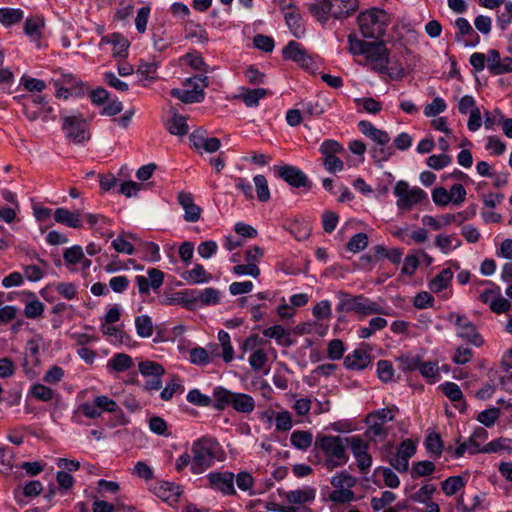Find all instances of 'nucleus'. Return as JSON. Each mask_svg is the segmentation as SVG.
<instances>
[{"mask_svg":"<svg viewBox=\"0 0 512 512\" xmlns=\"http://www.w3.org/2000/svg\"><path fill=\"white\" fill-rule=\"evenodd\" d=\"M446 108L447 105L445 101L440 97H435L430 104L425 106L424 114L426 117H435L444 112Z\"/></svg>","mask_w":512,"mask_h":512,"instance_id":"49","label":"nucleus"},{"mask_svg":"<svg viewBox=\"0 0 512 512\" xmlns=\"http://www.w3.org/2000/svg\"><path fill=\"white\" fill-rule=\"evenodd\" d=\"M346 440L357 467L361 472L367 473L372 465V456L369 454L370 441L362 439L359 435L349 436Z\"/></svg>","mask_w":512,"mask_h":512,"instance_id":"11","label":"nucleus"},{"mask_svg":"<svg viewBox=\"0 0 512 512\" xmlns=\"http://www.w3.org/2000/svg\"><path fill=\"white\" fill-rule=\"evenodd\" d=\"M416 453V445L411 439H405L400 444L397 453L390 459V465L400 473L408 471L409 459Z\"/></svg>","mask_w":512,"mask_h":512,"instance_id":"14","label":"nucleus"},{"mask_svg":"<svg viewBox=\"0 0 512 512\" xmlns=\"http://www.w3.org/2000/svg\"><path fill=\"white\" fill-rule=\"evenodd\" d=\"M30 392L34 398L43 402L52 400L54 395L53 390L43 384H34Z\"/></svg>","mask_w":512,"mask_h":512,"instance_id":"50","label":"nucleus"},{"mask_svg":"<svg viewBox=\"0 0 512 512\" xmlns=\"http://www.w3.org/2000/svg\"><path fill=\"white\" fill-rule=\"evenodd\" d=\"M394 194L398 198L399 209L410 210L413 205L427 199V194L419 187L410 188L405 181H398L394 187Z\"/></svg>","mask_w":512,"mask_h":512,"instance_id":"10","label":"nucleus"},{"mask_svg":"<svg viewBox=\"0 0 512 512\" xmlns=\"http://www.w3.org/2000/svg\"><path fill=\"white\" fill-rule=\"evenodd\" d=\"M435 471V465L431 461H419L414 463L411 475L413 478L428 476Z\"/></svg>","mask_w":512,"mask_h":512,"instance_id":"47","label":"nucleus"},{"mask_svg":"<svg viewBox=\"0 0 512 512\" xmlns=\"http://www.w3.org/2000/svg\"><path fill=\"white\" fill-rule=\"evenodd\" d=\"M453 278V272L449 268L443 269L429 283V288L434 293H439L447 288Z\"/></svg>","mask_w":512,"mask_h":512,"instance_id":"29","label":"nucleus"},{"mask_svg":"<svg viewBox=\"0 0 512 512\" xmlns=\"http://www.w3.org/2000/svg\"><path fill=\"white\" fill-rule=\"evenodd\" d=\"M310 15L322 24L342 20L358 9V0H315L306 3Z\"/></svg>","mask_w":512,"mask_h":512,"instance_id":"1","label":"nucleus"},{"mask_svg":"<svg viewBox=\"0 0 512 512\" xmlns=\"http://www.w3.org/2000/svg\"><path fill=\"white\" fill-rule=\"evenodd\" d=\"M313 441V435L309 431L297 430L294 431L290 436L291 444L302 451H306Z\"/></svg>","mask_w":512,"mask_h":512,"instance_id":"31","label":"nucleus"},{"mask_svg":"<svg viewBox=\"0 0 512 512\" xmlns=\"http://www.w3.org/2000/svg\"><path fill=\"white\" fill-rule=\"evenodd\" d=\"M179 205L184 210V220L186 222H197L202 214V208L194 203L193 195L189 192L181 191L177 195Z\"/></svg>","mask_w":512,"mask_h":512,"instance_id":"17","label":"nucleus"},{"mask_svg":"<svg viewBox=\"0 0 512 512\" xmlns=\"http://www.w3.org/2000/svg\"><path fill=\"white\" fill-rule=\"evenodd\" d=\"M226 405L231 406L235 411L239 413L249 414L255 408V401L248 394L235 393L226 390Z\"/></svg>","mask_w":512,"mask_h":512,"instance_id":"16","label":"nucleus"},{"mask_svg":"<svg viewBox=\"0 0 512 512\" xmlns=\"http://www.w3.org/2000/svg\"><path fill=\"white\" fill-rule=\"evenodd\" d=\"M153 493L161 500L174 506L178 503L183 490L179 485L168 481H159L153 487Z\"/></svg>","mask_w":512,"mask_h":512,"instance_id":"15","label":"nucleus"},{"mask_svg":"<svg viewBox=\"0 0 512 512\" xmlns=\"http://www.w3.org/2000/svg\"><path fill=\"white\" fill-rule=\"evenodd\" d=\"M168 305L181 304L186 308L192 307V299L190 291H181L175 293L172 297L167 298L165 301Z\"/></svg>","mask_w":512,"mask_h":512,"instance_id":"55","label":"nucleus"},{"mask_svg":"<svg viewBox=\"0 0 512 512\" xmlns=\"http://www.w3.org/2000/svg\"><path fill=\"white\" fill-rule=\"evenodd\" d=\"M149 428L153 433H155L157 435H161V436L169 435L167 433V429H168L167 423L160 416H153L149 419Z\"/></svg>","mask_w":512,"mask_h":512,"instance_id":"64","label":"nucleus"},{"mask_svg":"<svg viewBox=\"0 0 512 512\" xmlns=\"http://www.w3.org/2000/svg\"><path fill=\"white\" fill-rule=\"evenodd\" d=\"M191 470L200 474L209 468L220 453V444L212 438H202L192 446Z\"/></svg>","mask_w":512,"mask_h":512,"instance_id":"5","label":"nucleus"},{"mask_svg":"<svg viewBox=\"0 0 512 512\" xmlns=\"http://www.w3.org/2000/svg\"><path fill=\"white\" fill-rule=\"evenodd\" d=\"M221 353L217 345L209 347V350L203 347H195L190 350V362L195 365H207L214 357H220Z\"/></svg>","mask_w":512,"mask_h":512,"instance_id":"22","label":"nucleus"},{"mask_svg":"<svg viewBox=\"0 0 512 512\" xmlns=\"http://www.w3.org/2000/svg\"><path fill=\"white\" fill-rule=\"evenodd\" d=\"M138 369L141 375L147 378L163 376L165 373V369L161 364L150 360L140 362Z\"/></svg>","mask_w":512,"mask_h":512,"instance_id":"32","label":"nucleus"},{"mask_svg":"<svg viewBox=\"0 0 512 512\" xmlns=\"http://www.w3.org/2000/svg\"><path fill=\"white\" fill-rule=\"evenodd\" d=\"M427 451L434 457L439 458L443 451V442L438 433H430L425 440Z\"/></svg>","mask_w":512,"mask_h":512,"instance_id":"40","label":"nucleus"},{"mask_svg":"<svg viewBox=\"0 0 512 512\" xmlns=\"http://www.w3.org/2000/svg\"><path fill=\"white\" fill-rule=\"evenodd\" d=\"M267 360L266 352L263 349H257L251 354L249 364L255 371H260L265 366Z\"/></svg>","mask_w":512,"mask_h":512,"instance_id":"61","label":"nucleus"},{"mask_svg":"<svg viewBox=\"0 0 512 512\" xmlns=\"http://www.w3.org/2000/svg\"><path fill=\"white\" fill-rule=\"evenodd\" d=\"M367 429L364 433L367 440L370 442H382L389 434V429L385 424L367 416L365 419Z\"/></svg>","mask_w":512,"mask_h":512,"instance_id":"19","label":"nucleus"},{"mask_svg":"<svg viewBox=\"0 0 512 512\" xmlns=\"http://www.w3.org/2000/svg\"><path fill=\"white\" fill-rule=\"evenodd\" d=\"M330 483L336 489H351L356 485V478L346 471H341L331 478Z\"/></svg>","mask_w":512,"mask_h":512,"instance_id":"41","label":"nucleus"},{"mask_svg":"<svg viewBox=\"0 0 512 512\" xmlns=\"http://www.w3.org/2000/svg\"><path fill=\"white\" fill-rule=\"evenodd\" d=\"M448 319L453 321L458 327L457 335L460 338L466 339L476 346H480L482 344L483 340L477 333L475 325L465 316L451 313Z\"/></svg>","mask_w":512,"mask_h":512,"instance_id":"13","label":"nucleus"},{"mask_svg":"<svg viewBox=\"0 0 512 512\" xmlns=\"http://www.w3.org/2000/svg\"><path fill=\"white\" fill-rule=\"evenodd\" d=\"M282 57L297 63L301 68L309 70L313 66V59L307 50L297 41L291 40L282 50Z\"/></svg>","mask_w":512,"mask_h":512,"instance_id":"12","label":"nucleus"},{"mask_svg":"<svg viewBox=\"0 0 512 512\" xmlns=\"http://www.w3.org/2000/svg\"><path fill=\"white\" fill-rule=\"evenodd\" d=\"M62 121L65 137L73 143L80 144L90 139L87 121L81 114L63 116Z\"/></svg>","mask_w":512,"mask_h":512,"instance_id":"8","label":"nucleus"},{"mask_svg":"<svg viewBox=\"0 0 512 512\" xmlns=\"http://www.w3.org/2000/svg\"><path fill=\"white\" fill-rule=\"evenodd\" d=\"M186 399L189 403L200 407H206L212 403L211 398L202 394L198 389L190 390L186 396Z\"/></svg>","mask_w":512,"mask_h":512,"instance_id":"52","label":"nucleus"},{"mask_svg":"<svg viewBox=\"0 0 512 512\" xmlns=\"http://www.w3.org/2000/svg\"><path fill=\"white\" fill-rule=\"evenodd\" d=\"M110 44L112 45V54L114 57L124 58L128 54V48L130 46L129 41L119 33H112L110 35L102 37L100 45Z\"/></svg>","mask_w":512,"mask_h":512,"instance_id":"20","label":"nucleus"},{"mask_svg":"<svg viewBox=\"0 0 512 512\" xmlns=\"http://www.w3.org/2000/svg\"><path fill=\"white\" fill-rule=\"evenodd\" d=\"M192 305L200 302L203 305L217 304L220 300V292L214 288H206L202 291L191 290Z\"/></svg>","mask_w":512,"mask_h":512,"instance_id":"26","label":"nucleus"},{"mask_svg":"<svg viewBox=\"0 0 512 512\" xmlns=\"http://www.w3.org/2000/svg\"><path fill=\"white\" fill-rule=\"evenodd\" d=\"M499 416L500 410L494 407L480 412L477 416V420L486 427H491L497 421Z\"/></svg>","mask_w":512,"mask_h":512,"instance_id":"54","label":"nucleus"},{"mask_svg":"<svg viewBox=\"0 0 512 512\" xmlns=\"http://www.w3.org/2000/svg\"><path fill=\"white\" fill-rule=\"evenodd\" d=\"M323 165L330 173L340 172L344 168L343 161L336 155H327L323 157Z\"/></svg>","mask_w":512,"mask_h":512,"instance_id":"62","label":"nucleus"},{"mask_svg":"<svg viewBox=\"0 0 512 512\" xmlns=\"http://www.w3.org/2000/svg\"><path fill=\"white\" fill-rule=\"evenodd\" d=\"M366 65L379 74L388 72L389 52L382 41L371 42L368 48L364 50Z\"/></svg>","mask_w":512,"mask_h":512,"instance_id":"9","label":"nucleus"},{"mask_svg":"<svg viewBox=\"0 0 512 512\" xmlns=\"http://www.w3.org/2000/svg\"><path fill=\"white\" fill-rule=\"evenodd\" d=\"M183 279L190 284H199L208 281L207 272L201 264L183 273Z\"/></svg>","mask_w":512,"mask_h":512,"instance_id":"35","label":"nucleus"},{"mask_svg":"<svg viewBox=\"0 0 512 512\" xmlns=\"http://www.w3.org/2000/svg\"><path fill=\"white\" fill-rule=\"evenodd\" d=\"M344 343L340 339H333L329 342L327 348L328 358L331 360H340L344 354Z\"/></svg>","mask_w":512,"mask_h":512,"instance_id":"57","label":"nucleus"},{"mask_svg":"<svg viewBox=\"0 0 512 512\" xmlns=\"http://www.w3.org/2000/svg\"><path fill=\"white\" fill-rule=\"evenodd\" d=\"M157 64L155 62H142L139 64L137 74L141 80H155L157 78Z\"/></svg>","mask_w":512,"mask_h":512,"instance_id":"45","label":"nucleus"},{"mask_svg":"<svg viewBox=\"0 0 512 512\" xmlns=\"http://www.w3.org/2000/svg\"><path fill=\"white\" fill-rule=\"evenodd\" d=\"M344 151L343 146L336 140H325L320 146V152L323 157L327 155H337Z\"/></svg>","mask_w":512,"mask_h":512,"instance_id":"63","label":"nucleus"},{"mask_svg":"<svg viewBox=\"0 0 512 512\" xmlns=\"http://www.w3.org/2000/svg\"><path fill=\"white\" fill-rule=\"evenodd\" d=\"M455 26L458 29V33L455 38L457 41H461V37H467L465 39L466 46H476L480 42L479 35L474 31L467 19L459 17L455 20Z\"/></svg>","mask_w":512,"mask_h":512,"instance_id":"21","label":"nucleus"},{"mask_svg":"<svg viewBox=\"0 0 512 512\" xmlns=\"http://www.w3.org/2000/svg\"><path fill=\"white\" fill-rule=\"evenodd\" d=\"M127 239H135V237L132 233L119 235L112 241V247L119 253L132 255L134 253V247Z\"/></svg>","mask_w":512,"mask_h":512,"instance_id":"38","label":"nucleus"},{"mask_svg":"<svg viewBox=\"0 0 512 512\" xmlns=\"http://www.w3.org/2000/svg\"><path fill=\"white\" fill-rule=\"evenodd\" d=\"M278 175L290 186L310 187L307 176L297 167L291 165H283L278 169Z\"/></svg>","mask_w":512,"mask_h":512,"instance_id":"18","label":"nucleus"},{"mask_svg":"<svg viewBox=\"0 0 512 512\" xmlns=\"http://www.w3.org/2000/svg\"><path fill=\"white\" fill-rule=\"evenodd\" d=\"M378 377L383 382H389L393 379L394 368L390 361L380 360L377 363Z\"/></svg>","mask_w":512,"mask_h":512,"instance_id":"51","label":"nucleus"},{"mask_svg":"<svg viewBox=\"0 0 512 512\" xmlns=\"http://www.w3.org/2000/svg\"><path fill=\"white\" fill-rule=\"evenodd\" d=\"M135 327L138 336L148 338L153 334V323L148 315H141L135 319Z\"/></svg>","mask_w":512,"mask_h":512,"instance_id":"42","label":"nucleus"},{"mask_svg":"<svg viewBox=\"0 0 512 512\" xmlns=\"http://www.w3.org/2000/svg\"><path fill=\"white\" fill-rule=\"evenodd\" d=\"M464 485L465 482L461 476H451L442 482V490L446 495L452 496Z\"/></svg>","mask_w":512,"mask_h":512,"instance_id":"43","label":"nucleus"},{"mask_svg":"<svg viewBox=\"0 0 512 512\" xmlns=\"http://www.w3.org/2000/svg\"><path fill=\"white\" fill-rule=\"evenodd\" d=\"M419 371L421 375L427 379H431V382L434 383L439 376V367L436 362L420 361Z\"/></svg>","mask_w":512,"mask_h":512,"instance_id":"46","label":"nucleus"},{"mask_svg":"<svg viewBox=\"0 0 512 512\" xmlns=\"http://www.w3.org/2000/svg\"><path fill=\"white\" fill-rule=\"evenodd\" d=\"M255 185L256 196L260 202H267L270 199V190L266 177L262 174H258L253 178Z\"/></svg>","mask_w":512,"mask_h":512,"instance_id":"39","label":"nucleus"},{"mask_svg":"<svg viewBox=\"0 0 512 512\" xmlns=\"http://www.w3.org/2000/svg\"><path fill=\"white\" fill-rule=\"evenodd\" d=\"M23 11L18 8H0V22L5 26H11L23 19Z\"/></svg>","mask_w":512,"mask_h":512,"instance_id":"34","label":"nucleus"},{"mask_svg":"<svg viewBox=\"0 0 512 512\" xmlns=\"http://www.w3.org/2000/svg\"><path fill=\"white\" fill-rule=\"evenodd\" d=\"M22 106V112L29 121L41 119L43 122L55 120L51 115L53 108L47 105L45 98L41 95L25 94L14 97Z\"/></svg>","mask_w":512,"mask_h":512,"instance_id":"6","label":"nucleus"},{"mask_svg":"<svg viewBox=\"0 0 512 512\" xmlns=\"http://www.w3.org/2000/svg\"><path fill=\"white\" fill-rule=\"evenodd\" d=\"M268 93V90L265 88H242V92L235 96V98L241 99L247 107H256L259 105V101L265 98Z\"/></svg>","mask_w":512,"mask_h":512,"instance_id":"25","label":"nucleus"},{"mask_svg":"<svg viewBox=\"0 0 512 512\" xmlns=\"http://www.w3.org/2000/svg\"><path fill=\"white\" fill-rule=\"evenodd\" d=\"M371 362V356L368 352L357 349L348 354L344 359V366L349 370H362Z\"/></svg>","mask_w":512,"mask_h":512,"instance_id":"23","label":"nucleus"},{"mask_svg":"<svg viewBox=\"0 0 512 512\" xmlns=\"http://www.w3.org/2000/svg\"><path fill=\"white\" fill-rule=\"evenodd\" d=\"M133 366L132 358L125 353L115 354L107 364V367L115 372H124Z\"/></svg>","mask_w":512,"mask_h":512,"instance_id":"30","label":"nucleus"},{"mask_svg":"<svg viewBox=\"0 0 512 512\" xmlns=\"http://www.w3.org/2000/svg\"><path fill=\"white\" fill-rule=\"evenodd\" d=\"M94 403L99 411H101V414L103 412H116L119 409L116 401L105 395L96 396L94 398Z\"/></svg>","mask_w":512,"mask_h":512,"instance_id":"48","label":"nucleus"},{"mask_svg":"<svg viewBox=\"0 0 512 512\" xmlns=\"http://www.w3.org/2000/svg\"><path fill=\"white\" fill-rule=\"evenodd\" d=\"M167 130L177 136H183L188 133L189 127L186 122V117L178 114L175 110L172 111V117L166 124Z\"/></svg>","mask_w":512,"mask_h":512,"instance_id":"28","label":"nucleus"},{"mask_svg":"<svg viewBox=\"0 0 512 512\" xmlns=\"http://www.w3.org/2000/svg\"><path fill=\"white\" fill-rule=\"evenodd\" d=\"M316 490L312 487L291 490L285 493V498L291 504H304L314 501Z\"/></svg>","mask_w":512,"mask_h":512,"instance_id":"27","label":"nucleus"},{"mask_svg":"<svg viewBox=\"0 0 512 512\" xmlns=\"http://www.w3.org/2000/svg\"><path fill=\"white\" fill-rule=\"evenodd\" d=\"M207 77L194 76L187 78L184 82L186 89L174 88L171 90V96L179 99L183 103H197L204 98V87L207 86Z\"/></svg>","mask_w":512,"mask_h":512,"instance_id":"7","label":"nucleus"},{"mask_svg":"<svg viewBox=\"0 0 512 512\" xmlns=\"http://www.w3.org/2000/svg\"><path fill=\"white\" fill-rule=\"evenodd\" d=\"M263 335L275 339L279 344L284 346H290L292 344L290 337L286 335L285 329L281 325L266 328L263 331Z\"/></svg>","mask_w":512,"mask_h":512,"instance_id":"36","label":"nucleus"},{"mask_svg":"<svg viewBox=\"0 0 512 512\" xmlns=\"http://www.w3.org/2000/svg\"><path fill=\"white\" fill-rule=\"evenodd\" d=\"M452 159L447 154L431 155L427 158V165L435 170H440L451 163Z\"/></svg>","mask_w":512,"mask_h":512,"instance_id":"60","label":"nucleus"},{"mask_svg":"<svg viewBox=\"0 0 512 512\" xmlns=\"http://www.w3.org/2000/svg\"><path fill=\"white\" fill-rule=\"evenodd\" d=\"M354 492L351 489H336L329 495V499L335 503H347L354 500Z\"/></svg>","mask_w":512,"mask_h":512,"instance_id":"58","label":"nucleus"},{"mask_svg":"<svg viewBox=\"0 0 512 512\" xmlns=\"http://www.w3.org/2000/svg\"><path fill=\"white\" fill-rule=\"evenodd\" d=\"M368 245V236L365 233H357L350 238L347 249L353 253L364 250Z\"/></svg>","mask_w":512,"mask_h":512,"instance_id":"44","label":"nucleus"},{"mask_svg":"<svg viewBox=\"0 0 512 512\" xmlns=\"http://www.w3.org/2000/svg\"><path fill=\"white\" fill-rule=\"evenodd\" d=\"M183 392L184 386L182 385L180 379L176 376H173L161 391L160 397L163 401H169L175 394H181Z\"/></svg>","mask_w":512,"mask_h":512,"instance_id":"33","label":"nucleus"},{"mask_svg":"<svg viewBox=\"0 0 512 512\" xmlns=\"http://www.w3.org/2000/svg\"><path fill=\"white\" fill-rule=\"evenodd\" d=\"M358 24L365 38L380 39L390 23V17L386 11L379 8H371L358 15Z\"/></svg>","mask_w":512,"mask_h":512,"instance_id":"3","label":"nucleus"},{"mask_svg":"<svg viewBox=\"0 0 512 512\" xmlns=\"http://www.w3.org/2000/svg\"><path fill=\"white\" fill-rule=\"evenodd\" d=\"M56 291L65 299L72 300L77 296V287L71 282H60L57 283Z\"/></svg>","mask_w":512,"mask_h":512,"instance_id":"59","label":"nucleus"},{"mask_svg":"<svg viewBox=\"0 0 512 512\" xmlns=\"http://www.w3.org/2000/svg\"><path fill=\"white\" fill-rule=\"evenodd\" d=\"M43 27V19L39 17L27 18L24 23V32L32 39H39L41 37V31Z\"/></svg>","mask_w":512,"mask_h":512,"instance_id":"37","label":"nucleus"},{"mask_svg":"<svg viewBox=\"0 0 512 512\" xmlns=\"http://www.w3.org/2000/svg\"><path fill=\"white\" fill-rule=\"evenodd\" d=\"M347 437L319 434L315 439V449L325 457V466L334 469L345 465L349 460Z\"/></svg>","mask_w":512,"mask_h":512,"instance_id":"2","label":"nucleus"},{"mask_svg":"<svg viewBox=\"0 0 512 512\" xmlns=\"http://www.w3.org/2000/svg\"><path fill=\"white\" fill-rule=\"evenodd\" d=\"M441 389L445 396L453 402L460 401L463 398V393L460 387L454 382H446L442 384Z\"/></svg>","mask_w":512,"mask_h":512,"instance_id":"56","label":"nucleus"},{"mask_svg":"<svg viewBox=\"0 0 512 512\" xmlns=\"http://www.w3.org/2000/svg\"><path fill=\"white\" fill-rule=\"evenodd\" d=\"M338 304L337 312H354L360 315L385 314L384 309L376 302L370 300L364 295H351L344 291L337 292Z\"/></svg>","mask_w":512,"mask_h":512,"instance_id":"4","label":"nucleus"},{"mask_svg":"<svg viewBox=\"0 0 512 512\" xmlns=\"http://www.w3.org/2000/svg\"><path fill=\"white\" fill-rule=\"evenodd\" d=\"M44 312V305L41 301L34 298L25 305L24 314L29 319L40 317Z\"/></svg>","mask_w":512,"mask_h":512,"instance_id":"53","label":"nucleus"},{"mask_svg":"<svg viewBox=\"0 0 512 512\" xmlns=\"http://www.w3.org/2000/svg\"><path fill=\"white\" fill-rule=\"evenodd\" d=\"M54 219L56 222L65 224L74 229L82 227L81 214L79 212H71L65 208H57L54 211Z\"/></svg>","mask_w":512,"mask_h":512,"instance_id":"24","label":"nucleus"}]
</instances>
